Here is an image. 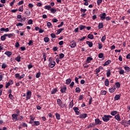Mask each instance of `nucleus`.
<instances>
[{
	"instance_id": "obj_38",
	"label": "nucleus",
	"mask_w": 130,
	"mask_h": 130,
	"mask_svg": "<svg viewBox=\"0 0 130 130\" xmlns=\"http://www.w3.org/2000/svg\"><path fill=\"white\" fill-rule=\"evenodd\" d=\"M15 60H16L17 61H21V57H16Z\"/></svg>"
},
{
	"instance_id": "obj_41",
	"label": "nucleus",
	"mask_w": 130,
	"mask_h": 130,
	"mask_svg": "<svg viewBox=\"0 0 130 130\" xmlns=\"http://www.w3.org/2000/svg\"><path fill=\"white\" fill-rule=\"evenodd\" d=\"M124 70H125V71H126L127 72H129L130 69H129V67H125Z\"/></svg>"
},
{
	"instance_id": "obj_21",
	"label": "nucleus",
	"mask_w": 130,
	"mask_h": 130,
	"mask_svg": "<svg viewBox=\"0 0 130 130\" xmlns=\"http://www.w3.org/2000/svg\"><path fill=\"white\" fill-rule=\"evenodd\" d=\"M91 60H93V58L91 57H88L87 58L86 61H87V62H91Z\"/></svg>"
},
{
	"instance_id": "obj_63",
	"label": "nucleus",
	"mask_w": 130,
	"mask_h": 130,
	"mask_svg": "<svg viewBox=\"0 0 130 130\" xmlns=\"http://www.w3.org/2000/svg\"><path fill=\"white\" fill-rule=\"evenodd\" d=\"M51 37L52 38H55V37H56V36H55V35L54 34H51Z\"/></svg>"
},
{
	"instance_id": "obj_7",
	"label": "nucleus",
	"mask_w": 130,
	"mask_h": 130,
	"mask_svg": "<svg viewBox=\"0 0 130 130\" xmlns=\"http://www.w3.org/2000/svg\"><path fill=\"white\" fill-rule=\"evenodd\" d=\"M120 94H116L114 97V100H119L120 99Z\"/></svg>"
},
{
	"instance_id": "obj_52",
	"label": "nucleus",
	"mask_w": 130,
	"mask_h": 130,
	"mask_svg": "<svg viewBox=\"0 0 130 130\" xmlns=\"http://www.w3.org/2000/svg\"><path fill=\"white\" fill-rule=\"evenodd\" d=\"M10 86H11V84H10V83L8 82L6 84V88H9V87H10Z\"/></svg>"
},
{
	"instance_id": "obj_45",
	"label": "nucleus",
	"mask_w": 130,
	"mask_h": 130,
	"mask_svg": "<svg viewBox=\"0 0 130 130\" xmlns=\"http://www.w3.org/2000/svg\"><path fill=\"white\" fill-rule=\"evenodd\" d=\"M40 75H41V73L40 72L38 73L36 75V78H40Z\"/></svg>"
},
{
	"instance_id": "obj_39",
	"label": "nucleus",
	"mask_w": 130,
	"mask_h": 130,
	"mask_svg": "<svg viewBox=\"0 0 130 130\" xmlns=\"http://www.w3.org/2000/svg\"><path fill=\"white\" fill-rule=\"evenodd\" d=\"M45 9L46 10H49L50 9H51V7L50 6H45Z\"/></svg>"
},
{
	"instance_id": "obj_29",
	"label": "nucleus",
	"mask_w": 130,
	"mask_h": 130,
	"mask_svg": "<svg viewBox=\"0 0 130 130\" xmlns=\"http://www.w3.org/2000/svg\"><path fill=\"white\" fill-rule=\"evenodd\" d=\"M55 116L56 119H60V115H59L58 113H56Z\"/></svg>"
},
{
	"instance_id": "obj_61",
	"label": "nucleus",
	"mask_w": 130,
	"mask_h": 130,
	"mask_svg": "<svg viewBox=\"0 0 130 130\" xmlns=\"http://www.w3.org/2000/svg\"><path fill=\"white\" fill-rule=\"evenodd\" d=\"M75 82L77 84H79V78L78 77L75 78Z\"/></svg>"
},
{
	"instance_id": "obj_14",
	"label": "nucleus",
	"mask_w": 130,
	"mask_h": 130,
	"mask_svg": "<svg viewBox=\"0 0 130 130\" xmlns=\"http://www.w3.org/2000/svg\"><path fill=\"white\" fill-rule=\"evenodd\" d=\"M13 119H16V120H18V114H12Z\"/></svg>"
},
{
	"instance_id": "obj_35",
	"label": "nucleus",
	"mask_w": 130,
	"mask_h": 130,
	"mask_svg": "<svg viewBox=\"0 0 130 130\" xmlns=\"http://www.w3.org/2000/svg\"><path fill=\"white\" fill-rule=\"evenodd\" d=\"M59 56L60 59L63 58V57H64V54H63V53H60Z\"/></svg>"
},
{
	"instance_id": "obj_57",
	"label": "nucleus",
	"mask_w": 130,
	"mask_h": 130,
	"mask_svg": "<svg viewBox=\"0 0 130 130\" xmlns=\"http://www.w3.org/2000/svg\"><path fill=\"white\" fill-rule=\"evenodd\" d=\"M43 57H44V61H46V55H45V53H43Z\"/></svg>"
},
{
	"instance_id": "obj_20",
	"label": "nucleus",
	"mask_w": 130,
	"mask_h": 130,
	"mask_svg": "<svg viewBox=\"0 0 130 130\" xmlns=\"http://www.w3.org/2000/svg\"><path fill=\"white\" fill-rule=\"evenodd\" d=\"M87 38H88L89 39H93V38H94V36H93V35L92 34H89L87 36Z\"/></svg>"
},
{
	"instance_id": "obj_50",
	"label": "nucleus",
	"mask_w": 130,
	"mask_h": 130,
	"mask_svg": "<svg viewBox=\"0 0 130 130\" xmlns=\"http://www.w3.org/2000/svg\"><path fill=\"white\" fill-rule=\"evenodd\" d=\"M73 110H74L75 112L78 111L79 108L78 107H74Z\"/></svg>"
},
{
	"instance_id": "obj_10",
	"label": "nucleus",
	"mask_w": 130,
	"mask_h": 130,
	"mask_svg": "<svg viewBox=\"0 0 130 130\" xmlns=\"http://www.w3.org/2000/svg\"><path fill=\"white\" fill-rule=\"evenodd\" d=\"M86 44L88 45L89 47H92L93 46V43L90 41H86Z\"/></svg>"
},
{
	"instance_id": "obj_60",
	"label": "nucleus",
	"mask_w": 130,
	"mask_h": 130,
	"mask_svg": "<svg viewBox=\"0 0 130 130\" xmlns=\"http://www.w3.org/2000/svg\"><path fill=\"white\" fill-rule=\"evenodd\" d=\"M25 77V74H23L21 76L19 77V79H23Z\"/></svg>"
},
{
	"instance_id": "obj_40",
	"label": "nucleus",
	"mask_w": 130,
	"mask_h": 130,
	"mask_svg": "<svg viewBox=\"0 0 130 130\" xmlns=\"http://www.w3.org/2000/svg\"><path fill=\"white\" fill-rule=\"evenodd\" d=\"M6 68H7V64H6V63H3V64L2 65V68L6 69Z\"/></svg>"
},
{
	"instance_id": "obj_3",
	"label": "nucleus",
	"mask_w": 130,
	"mask_h": 130,
	"mask_svg": "<svg viewBox=\"0 0 130 130\" xmlns=\"http://www.w3.org/2000/svg\"><path fill=\"white\" fill-rule=\"evenodd\" d=\"M55 66V61H50L49 64V68H54Z\"/></svg>"
},
{
	"instance_id": "obj_33",
	"label": "nucleus",
	"mask_w": 130,
	"mask_h": 130,
	"mask_svg": "<svg viewBox=\"0 0 130 130\" xmlns=\"http://www.w3.org/2000/svg\"><path fill=\"white\" fill-rule=\"evenodd\" d=\"M27 23L28 24V25H31L33 24V21L31 19H29L28 20Z\"/></svg>"
},
{
	"instance_id": "obj_30",
	"label": "nucleus",
	"mask_w": 130,
	"mask_h": 130,
	"mask_svg": "<svg viewBox=\"0 0 130 130\" xmlns=\"http://www.w3.org/2000/svg\"><path fill=\"white\" fill-rule=\"evenodd\" d=\"M66 90H67V87L65 86L63 88H62L61 89V93H64V92H66Z\"/></svg>"
},
{
	"instance_id": "obj_4",
	"label": "nucleus",
	"mask_w": 130,
	"mask_h": 130,
	"mask_svg": "<svg viewBox=\"0 0 130 130\" xmlns=\"http://www.w3.org/2000/svg\"><path fill=\"white\" fill-rule=\"evenodd\" d=\"M76 45H77V44H76V42L74 41L71 42L70 43V46L71 47H72V48H74V47H76Z\"/></svg>"
},
{
	"instance_id": "obj_31",
	"label": "nucleus",
	"mask_w": 130,
	"mask_h": 130,
	"mask_svg": "<svg viewBox=\"0 0 130 130\" xmlns=\"http://www.w3.org/2000/svg\"><path fill=\"white\" fill-rule=\"evenodd\" d=\"M75 91L76 93H80V92H81V89H80V87H76Z\"/></svg>"
},
{
	"instance_id": "obj_15",
	"label": "nucleus",
	"mask_w": 130,
	"mask_h": 130,
	"mask_svg": "<svg viewBox=\"0 0 130 130\" xmlns=\"http://www.w3.org/2000/svg\"><path fill=\"white\" fill-rule=\"evenodd\" d=\"M64 29L63 28H60L58 30H57V32L56 34L57 35H58V34H60L62 31H63Z\"/></svg>"
},
{
	"instance_id": "obj_23",
	"label": "nucleus",
	"mask_w": 130,
	"mask_h": 130,
	"mask_svg": "<svg viewBox=\"0 0 130 130\" xmlns=\"http://www.w3.org/2000/svg\"><path fill=\"white\" fill-rule=\"evenodd\" d=\"M115 89H116L115 87H114V88H110L109 89V92H110V93H113V92H114Z\"/></svg>"
},
{
	"instance_id": "obj_13",
	"label": "nucleus",
	"mask_w": 130,
	"mask_h": 130,
	"mask_svg": "<svg viewBox=\"0 0 130 130\" xmlns=\"http://www.w3.org/2000/svg\"><path fill=\"white\" fill-rule=\"evenodd\" d=\"M71 82H72V79H71V78H69L66 80V84H67V85H70V84H71Z\"/></svg>"
},
{
	"instance_id": "obj_22",
	"label": "nucleus",
	"mask_w": 130,
	"mask_h": 130,
	"mask_svg": "<svg viewBox=\"0 0 130 130\" xmlns=\"http://www.w3.org/2000/svg\"><path fill=\"white\" fill-rule=\"evenodd\" d=\"M73 106H74V101L72 100L69 104V107L70 108H73Z\"/></svg>"
},
{
	"instance_id": "obj_56",
	"label": "nucleus",
	"mask_w": 130,
	"mask_h": 130,
	"mask_svg": "<svg viewBox=\"0 0 130 130\" xmlns=\"http://www.w3.org/2000/svg\"><path fill=\"white\" fill-rule=\"evenodd\" d=\"M19 46H20V44H19V42H17L15 44V47L16 48H18V47H19Z\"/></svg>"
},
{
	"instance_id": "obj_16",
	"label": "nucleus",
	"mask_w": 130,
	"mask_h": 130,
	"mask_svg": "<svg viewBox=\"0 0 130 130\" xmlns=\"http://www.w3.org/2000/svg\"><path fill=\"white\" fill-rule=\"evenodd\" d=\"M5 54H6V55H7L8 56V57H10V56H11V55H12V52L10 51H6L5 52Z\"/></svg>"
},
{
	"instance_id": "obj_36",
	"label": "nucleus",
	"mask_w": 130,
	"mask_h": 130,
	"mask_svg": "<svg viewBox=\"0 0 130 130\" xmlns=\"http://www.w3.org/2000/svg\"><path fill=\"white\" fill-rule=\"evenodd\" d=\"M35 124L36 125H40V122L39 121H34Z\"/></svg>"
},
{
	"instance_id": "obj_37",
	"label": "nucleus",
	"mask_w": 130,
	"mask_h": 130,
	"mask_svg": "<svg viewBox=\"0 0 130 130\" xmlns=\"http://www.w3.org/2000/svg\"><path fill=\"white\" fill-rule=\"evenodd\" d=\"M106 93H107V92L106 90H102L101 91L102 95H106Z\"/></svg>"
},
{
	"instance_id": "obj_43",
	"label": "nucleus",
	"mask_w": 130,
	"mask_h": 130,
	"mask_svg": "<svg viewBox=\"0 0 130 130\" xmlns=\"http://www.w3.org/2000/svg\"><path fill=\"white\" fill-rule=\"evenodd\" d=\"M115 85H116L117 88H119V87H120V83H119V82H116L115 83Z\"/></svg>"
},
{
	"instance_id": "obj_47",
	"label": "nucleus",
	"mask_w": 130,
	"mask_h": 130,
	"mask_svg": "<svg viewBox=\"0 0 130 130\" xmlns=\"http://www.w3.org/2000/svg\"><path fill=\"white\" fill-rule=\"evenodd\" d=\"M30 118L31 120H34V119H35V117H34V115H31L30 116Z\"/></svg>"
},
{
	"instance_id": "obj_24",
	"label": "nucleus",
	"mask_w": 130,
	"mask_h": 130,
	"mask_svg": "<svg viewBox=\"0 0 130 130\" xmlns=\"http://www.w3.org/2000/svg\"><path fill=\"white\" fill-rule=\"evenodd\" d=\"M99 29H102L103 28V23H100L98 26Z\"/></svg>"
},
{
	"instance_id": "obj_62",
	"label": "nucleus",
	"mask_w": 130,
	"mask_h": 130,
	"mask_svg": "<svg viewBox=\"0 0 130 130\" xmlns=\"http://www.w3.org/2000/svg\"><path fill=\"white\" fill-rule=\"evenodd\" d=\"M10 85H13L14 84V82L12 80H10L8 82Z\"/></svg>"
},
{
	"instance_id": "obj_28",
	"label": "nucleus",
	"mask_w": 130,
	"mask_h": 130,
	"mask_svg": "<svg viewBox=\"0 0 130 130\" xmlns=\"http://www.w3.org/2000/svg\"><path fill=\"white\" fill-rule=\"evenodd\" d=\"M6 37H7L6 34H5L4 36H2L1 37V40H2V41H5V40H6Z\"/></svg>"
},
{
	"instance_id": "obj_51",
	"label": "nucleus",
	"mask_w": 130,
	"mask_h": 130,
	"mask_svg": "<svg viewBox=\"0 0 130 130\" xmlns=\"http://www.w3.org/2000/svg\"><path fill=\"white\" fill-rule=\"evenodd\" d=\"M99 44V49H101L103 46H102V44L98 43Z\"/></svg>"
},
{
	"instance_id": "obj_55",
	"label": "nucleus",
	"mask_w": 130,
	"mask_h": 130,
	"mask_svg": "<svg viewBox=\"0 0 130 130\" xmlns=\"http://www.w3.org/2000/svg\"><path fill=\"white\" fill-rule=\"evenodd\" d=\"M23 7H20L18 9L19 12H23Z\"/></svg>"
},
{
	"instance_id": "obj_49",
	"label": "nucleus",
	"mask_w": 130,
	"mask_h": 130,
	"mask_svg": "<svg viewBox=\"0 0 130 130\" xmlns=\"http://www.w3.org/2000/svg\"><path fill=\"white\" fill-rule=\"evenodd\" d=\"M52 21L53 23H56L57 22H58V20L56 18H53Z\"/></svg>"
},
{
	"instance_id": "obj_26",
	"label": "nucleus",
	"mask_w": 130,
	"mask_h": 130,
	"mask_svg": "<svg viewBox=\"0 0 130 130\" xmlns=\"http://www.w3.org/2000/svg\"><path fill=\"white\" fill-rule=\"evenodd\" d=\"M44 40L46 43H47V42H49V38L48 37H45L44 38Z\"/></svg>"
},
{
	"instance_id": "obj_59",
	"label": "nucleus",
	"mask_w": 130,
	"mask_h": 130,
	"mask_svg": "<svg viewBox=\"0 0 130 130\" xmlns=\"http://www.w3.org/2000/svg\"><path fill=\"white\" fill-rule=\"evenodd\" d=\"M99 57L100 58H102V57H103V53H100L99 54Z\"/></svg>"
},
{
	"instance_id": "obj_48",
	"label": "nucleus",
	"mask_w": 130,
	"mask_h": 130,
	"mask_svg": "<svg viewBox=\"0 0 130 130\" xmlns=\"http://www.w3.org/2000/svg\"><path fill=\"white\" fill-rule=\"evenodd\" d=\"M32 94V92L31 91H27L26 93V95L27 96H30Z\"/></svg>"
},
{
	"instance_id": "obj_2",
	"label": "nucleus",
	"mask_w": 130,
	"mask_h": 130,
	"mask_svg": "<svg viewBox=\"0 0 130 130\" xmlns=\"http://www.w3.org/2000/svg\"><path fill=\"white\" fill-rule=\"evenodd\" d=\"M57 103L59 105V106H60L62 108L66 107V104H63V103H62V101H61V100L59 99H57Z\"/></svg>"
},
{
	"instance_id": "obj_32",
	"label": "nucleus",
	"mask_w": 130,
	"mask_h": 130,
	"mask_svg": "<svg viewBox=\"0 0 130 130\" xmlns=\"http://www.w3.org/2000/svg\"><path fill=\"white\" fill-rule=\"evenodd\" d=\"M105 39H106V36H103L101 39L102 42H104V41H105Z\"/></svg>"
},
{
	"instance_id": "obj_5",
	"label": "nucleus",
	"mask_w": 130,
	"mask_h": 130,
	"mask_svg": "<svg viewBox=\"0 0 130 130\" xmlns=\"http://www.w3.org/2000/svg\"><path fill=\"white\" fill-rule=\"evenodd\" d=\"M106 18V13H102L101 15V20H102V21H103V20H104V19H105Z\"/></svg>"
},
{
	"instance_id": "obj_58",
	"label": "nucleus",
	"mask_w": 130,
	"mask_h": 130,
	"mask_svg": "<svg viewBox=\"0 0 130 130\" xmlns=\"http://www.w3.org/2000/svg\"><path fill=\"white\" fill-rule=\"evenodd\" d=\"M16 26L17 27H19V26H23V23L19 22V23L16 24Z\"/></svg>"
},
{
	"instance_id": "obj_42",
	"label": "nucleus",
	"mask_w": 130,
	"mask_h": 130,
	"mask_svg": "<svg viewBox=\"0 0 130 130\" xmlns=\"http://www.w3.org/2000/svg\"><path fill=\"white\" fill-rule=\"evenodd\" d=\"M63 25V21L61 22L60 24L57 26L58 28H60Z\"/></svg>"
},
{
	"instance_id": "obj_54",
	"label": "nucleus",
	"mask_w": 130,
	"mask_h": 130,
	"mask_svg": "<svg viewBox=\"0 0 130 130\" xmlns=\"http://www.w3.org/2000/svg\"><path fill=\"white\" fill-rule=\"evenodd\" d=\"M52 25L51 24V23H50V22H48L47 23V27H49V28H50V26H52Z\"/></svg>"
},
{
	"instance_id": "obj_53",
	"label": "nucleus",
	"mask_w": 130,
	"mask_h": 130,
	"mask_svg": "<svg viewBox=\"0 0 130 130\" xmlns=\"http://www.w3.org/2000/svg\"><path fill=\"white\" fill-rule=\"evenodd\" d=\"M119 74L120 75H123V74H124V71H123V70H120Z\"/></svg>"
},
{
	"instance_id": "obj_44",
	"label": "nucleus",
	"mask_w": 130,
	"mask_h": 130,
	"mask_svg": "<svg viewBox=\"0 0 130 130\" xmlns=\"http://www.w3.org/2000/svg\"><path fill=\"white\" fill-rule=\"evenodd\" d=\"M101 3H102V0H98L97 1L98 6H100V5L101 4Z\"/></svg>"
},
{
	"instance_id": "obj_6",
	"label": "nucleus",
	"mask_w": 130,
	"mask_h": 130,
	"mask_svg": "<svg viewBox=\"0 0 130 130\" xmlns=\"http://www.w3.org/2000/svg\"><path fill=\"white\" fill-rule=\"evenodd\" d=\"M115 118L118 121H120L121 120V118H120V116H119V114H118L117 115L115 116Z\"/></svg>"
},
{
	"instance_id": "obj_11",
	"label": "nucleus",
	"mask_w": 130,
	"mask_h": 130,
	"mask_svg": "<svg viewBox=\"0 0 130 130\" xmlns=\"http://www.w3.org/2000/svg\"><path fill=\"white\" fill-rule=\"evenodd\" d=\"M121 124H122V125H124L125 127V126H128V125H126V121L123 120H122V121L121 122Z\"/></svg>"
},
{
	"instance_id": "obj_8",
	"label": "nucleus",
	"mask_w": 130,
	"mask_h": 130,
	"mask_svg": "<svg viewBox=\"0 0 130 130\" xmlns=\"http://www.w3.org/2000/svg\"><path fill=\"white\" fill-rule=\"evenodd\" d=\"M95 124H101V121L99 118L95 119Z\"/></svg>"
},
{
	"instance_id": "obj_46",
	"label": "nucleus",
	"mask_w": 130,
	"mask_h": 130,
	"mask_svg": "<svg viewBox=\"0 0 130 130\" xmlns=\"http://www.w3.org/2000/svg\"><path fill=\"white\" fill-rule=\"evenodd\" d=\"M33 7H34V5H33V4L30 3L28 4V8H29L30 9H32V8H33Z\"/></svg>"
},
{
	"instance_id": "obj_1",
	"label": "nucleus",
	"mask_w": 130,
	"mask_h": 130,
	"mask_svg": "<svg viewBox=\"0 0 130 130\" xmlns=\"http://www.w3.org/2000/svg\"><path fill=\"white\" fill-rule=\"evenodd\" d=\"M102 118L103 120H104L105 122H107L110 120V118H112V116L105 115Z\"/></svg>"
},
{
	"instance_id": "obj_12",
	"label": "nucleus",
	"mask_w": 130,
	"mask_h": 130,
	"mask_svg": "<svg viewBox=\"0 0 130 130\" xmlns=\"http://www.w3.org/2000/svg\"><path fill=\"white\" fill-rule=\"evenodd\" d=\"M110 62H111V61L110 60H107V61H106L105 62V63L103 64L104 67L108 66V64H109V63H110Z\"/></svg>"
},
{
	"instance_id": "obj_18",
	"label": "nucleus",
	"mask_w": 130,
	"mask_h": 130,
	"mask_svg": "<svg viewBox=\"0 0 130 130\" xmlns=\"http://www.w3.org/2000/svg\"><path fill=\"white\" fill-rule=\"evenodd\" d=\"M116 114H117V111H113L111 112V115H116Z\"/></svg>"
},
{
	"instance_id": "obj_17",
	"label": "nucleus",
	"mask_w": 130,
	"mask_h": 130,
	"mask_svg": "<svg viewBox=\"0 0 130 130\" xmlns=\"http://www.w3.org/2000/svg\"><path fill=\"white\" fill-rule=\"evenodd\" d=\"M105 85L107 87L109 86V81H108V79H106L105 82Z\"/></svg>"
},
{
	"instance_id": "obj_9",
	"label": "nucleus",
	"mask_w": 130,
	"mask_h": 130,
	"mask_svg": "<svg viewBox=\"0 0 130 130\" xmlns=\"http://www.w3.org/2000/svg\"><path fill=\"white\" fill-rule=\"evenodd\" d=\"M80 118H86L87 117V114H82L79 116Z\"/></svg>"
},
{
	"instance_id": "obj_19",
	"label": "nucleus",
	"mask_w": 130,
	"mask_h": 130,
	"mask_svg": "<svg viewBox=\"0 0 130 130\" xmlns=\"http://www.w3.org/2000/svg\"><path fill=\"white\" fill-rule=\"evenodd\" d=\"M6 37H9V38H12L13 37L14 34H5Z\"/></svg>"
},
{
	"instance_id": "obj_34",
	"label": "nucleus",
	"mask_w": 130,
	"mask_h": 130,
	"mask_svg": "<svg viewBox=\"0 0 130 130\" xmlns=\"http://www.w3.org/2000/svg\"><path fill=\"white\" fill-rule=\"evenodd\" d=\"M79 28H80V30H83V29H85V28H86V26L83 25H81L79 26Z\"/></svg>"
},
{
	"instance_id": "obj_64",
	"label": "nucleus",
	"mask_w": 130,
	"mask_h": 130,
	"mask_svg": "<svg viewBox=\"0 0 130 130\" xmlns=\"http://www.w3.org/2000/svg\"><path fill=\"white\" fill-rule=\"evenodd\" d=\"M9 98H10V99H13V98H14V96H13L12 94H11V93L9 94Z\"/></svg>"
},
{
	"instance_id": "obj_25",
	"label": "nucleus",
	"mask_w": 130,
	"mask_h": 130,
	"mask_svg": "<svg viewBox=\"0 0 130 130\" xmlns=\"http://www.w3.org/2000/svg\"><path fill=\"white\" fill-rule=\"evenodd\" d=\"M111 74V71L110 70H108L107 71V77H110V75Z\"/></svg>"
},
{
	"instance_id": "obj_27",
	"label": "nucleus",
	"mask_w": 130,
	"mask_h": 130,
	"mask_svg": "<svg viewBox=\"0 0 130 130\" xmlns=\"http://www.w3.org/2000/svg\"><path fill=\"white\" fill-rule=\"evenodd\" d=\"M57 92V89L56 88H54L52 91H51V94H55Z\"/></svg>"
}]
</instances>
